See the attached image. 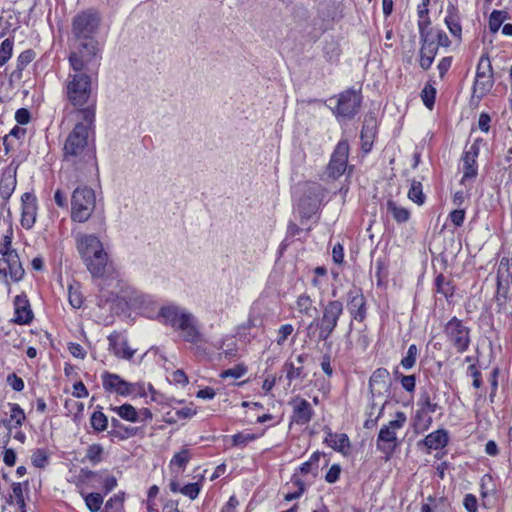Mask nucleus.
I'll list each match as a JSON object with an SVG mask.
<instances>
[{"instance_id":"1","label":"nucleus","mask_w":512,"mask_h":512,"mask_svg":"<svg viewBox=\"0 0 512 512\" xmlns=\"http://www.w3.org/2000/svg\"><path fill=\"white\" fill-rule=\"evenodd\" d=\"M82 122L75 124L63 146V161L77 170L96 166V154L89 147V133L94 130L95 115L92 107L80 110Z\"/></svg>"},{"instance_id":"2","label":"nucleus","mask_w":512,"mask_h":512,"mask_svg":"<svg viewBox=\"0 0 512 512\" xmlns=\"http://www.w3.org/2000/svg\"><path fill=\"white\" fill-rule=\"evenodd\" d=\"M65 96L68 102L81 109L92 107L96 111V98L92 94V80L87 73L74 72L67 76L65 82Z\"/></svg>"},{"instance_id":"3","label":"nucleus","mask_w":512,"mask_h":512,"mask_svg":"<svg viewBox=\"0 0 512 512\" xmlns=\"http://www.w3.org/2000/svg\"><path fill=\"white\" fill-rule=\"evenodd\" d=\"M77 249L88 271L93 277L104 275L108 263V254L95 235H82L77 240Z\"/></svg>"},{"instance_id":"4","label":"nucleus","mask_w":512,"mask_h":512,"mask_svg":"<svg viewBox=\"0 0 512 512\" xmlns=\"http://www.w3.org/2000/svg\"><path fill=\"white\" fill-rule=\"evenodd\" d=\"M74 72L97 69L101 60V47L96 39L75 40L68 57Z\"/></svg>"},{"instance_id":"5","label":"nucleus","mask_w":512,"mask_h":512,"mask_svg":"<svg viewBox=\"0 0 512 512\" xmlns=\"http://www.w3.org/2000/svg\"><path fill=\"white\" fill-rule=\"evenodd\" d=\"M12 229H8L0 244V277L9 286L8 276L14 282L23 279L25 271L20 262L18 253L12 248Z\"/></svg>"},{"instance_id":"6","label":"nucleus","mask_w":512,"mask_h":512,"mask_svg":"<svg viewBox=\"0 0 512 512\" xmlns=\"http://www.w3.org/2000/svg\"><path fill=\"white\" fill-rule=\"evenodd\" d=\"M344 306L339 300L328 301L322 310V316L314 319L309 325L308 329L316 327L319 330L318 339L326 341L334 332L338 325V321L343 314Z\"/></svg>"},{"instance_id":"7","label":"nucleus","mask_w":512,"mask_h":512,"mask_svg":"<svg viewBox=\"0 0 512 512\" xmlns=\"http://www.w3.org/2000/svg\"><path fill=\"white\" fill-rule=\"evenodd\" d=\"M407 417L404 412L398 411L395 414V419L383 425L378 433L376 446L377 449L386 454L387 457L391 456L398 447L397 430L404 427Z\"/></svg>"},{"instance_id":"8","label":"nucleus","mask_w":512,"mask_h":512,"mask_svg":"<svg viewBox=\"0 0 512 512\" xmlns=\"http://www.w3.org/2000/svg\"><path fill=\"white\" fill-rule=\"evenodd\" d=\"M494 71L487 54H483L476 68L475 80L472 87V99L481 101L490 93L494 86Z\"/></svg>"},{"instance_id":"9","label":"nucleus","mask_w":512,"mask_h":512,"mask_svg":"<svg viewBox=\"0 0 512 512\" xmlns=\"http://www.w3.org/2000/svg\"><path fill=\"white\" fill-rule=\"evenodd\" d=\"M71 205L72 219L79 223L87 221L95 208L94 190L86 186L76 188L72 194Z\"/></svg>"},{"instance_id":"10","label":"nucleus","mask_w":512,"mask_h":512,"mask_svg":"<svg viewBox=\"0 0 512 512\" xmlns=\"http://www.w3.org/2000/svg\"><path fill=\"white\" fill-rule=\"evenodd\" d=\"M471 329L461 319L452 317L444 326V334L451 346L458 352L464 353L471 343Z\"/></svg>"},{"instance_id":"11","label":"nucleus","mask_w":512,"mask_h":512,"mask_svg":"<svg viewBox=\"0 0 512 512\" xmlns=\"http://www.w3.org/2000/svg\"><path fill=\"white\" fill-rule=\"evenodd\" d=\"M100 23V16L93 10L84 11L78 14L72 23V32L75 40L95 39Z\"/></svg>"},{"instance_id":"12","label":"nucleus","mask_w":512,"mask_h":512,"mask_svg":"<svg viewBox=\"0 0 512 512\" xmlns=\"http://www.w3.org/2000/svg\"><path fill=\"white\" fill-rule=\"evenodd\" d=\"M429 24L430 21L418 22L421 40L419 64L424 70H428L431 67L439 49L434 38H432V29H429Z\"/></svg>"},{"instance_id":"13","label":"nucleus","mask_w":512,"mask_h":512,"mask_svg":"<svg viewBox=\"0 0 512 512\" xmlns=\"http://www.w3.org/2000/svg\"><path fill=\"white\" fill-rule=\"evenodd\" d=\"M349 144L346 139L340 140L334 148L329 163L326 166L325 174L332 180L341 177L348 166Z\"/></svg>"},{"instance_id":"14","label":"nucleus","mask_w":512,"mask_h":512,"mask_svg":"<svg viewBox=\"0 0 512 512\" xmlns=\"http://www.w3.org/2000/svg\"><path fill=\"white\" fill-rule=\"evenodd\" d=\"M482 138H476L473 143L467 148L464 149L461 155V163H462V178L460 180L461 184H465L467 181L474 180L478 175V164L477 158L480 153V145L482 143Z\"/></svg>"},{"instance_id":"15","label":"nucleus","mask_w":512,"mask_h":512,"mask_svg":"<svg viewBox=\"0 0 512 512\" xmlns=\"http://www.w3.org/2000/svg\"><path fill=\"white\" fill-rule=\"evenodd\" d=\"M361 101L362 97L359 91L353 89L345 90L339 94L337 105L333 112L337 117L350 119L358 113Z\"/></svg>"},{"instance_id":"16","label":"nucleus","mask_w":512,"mask_h":512,"mask_svg":"<svg viewBox=\"0 0 512 512\" xmlns=\"http://www.w3.org/2000/svg\"><path fill=\"white\" fill-rule=\"evenodd\" d=\"M10 408L9 418L0 420V447L8 445L13 428L22 426L26 420L24 410L17 403H8Z\"/></svg>"},{"instance_id":"17","label":"nucleus","mask_w":512,"mask_h":512,"mask_svg":"<svg viewBox=\"0 0 512 512\" xmlns=\"http://www.w3.org/2000/svg\"><path fill=\"white\" fill-rule=\"evenodd\" d=\"M102 387L106 393L127 397L136 392L138 384L124 380L120 375L104 371L101 374Z\"/></svg>"},{"instance_id":"18","label":"nucleus","mask_w":512,"mask_h":512,"mask_svg":"<svg viewBox=\"0 0 512 512\" xmlns=\"http://www.w3.org/2000/svg\"><path fill=\"white\" fill-rule=\"evenodd\" d=\"M180 332V338L194 346H199L206 341L204 334L201 332L197 318L190 313L181 325L176 329Z\"/></svg>"},{"instance_id":"19","label":"nucleus","mask_w":512,"mask_h":512,"mask_svg":"<svg viewBox=\"0 0 512 512\" xmlns=\"http://www.w3.org/2000/svg\"><path fill=\"white\" fill-rule=\"evenodd\" d=\"M306 193V196L300 200V208L304 215L310 216L319 208L325 195V190L321 185L313 183L308 187Z\"/></svg>"},{"instance_id":"20","label":"nucleus","mask_w":512,"mask_h":512,"mask_svg":"<svg viewBox=\"0 0 512 512\" xmlns=\"http://www.w3.org/2000/svg\"><path fill=\"white\" fill-rule=\"evenodd\" d=\"M289 404L292 407V423L297 425H306L311 421L314 415V410L306 399L296 396L289 402Z\"/></svg>"},{"instance_id":"21","label":"nucleus","mask_w":512,"mask_h":512,"mask_svg":"<svg viewBox=\"0 0 512 512\" xmlns=\"http://www.w3.org/2000/svg\"><path fill=\"white\" fill-rule=\"evenodd\" d=\"M21 225L25 229H31L37 217V199L34 194L26 192L21 196Z\"/></svg>"},{"instance_id":"22","label":"nucleus","mask_w":512,"mask_h":512,"mask_svg":"<svg viewBox=\"0 0 512 512\" xmlns=\"http://www.w3.org/2000/svg\"><path fill=\"white\" fill-rule=\"evenodd\" d=\"M347 307L354 320L364 321L366 318V299L360 289L355 288L347 293Z\"/></svg>"},{"instance_id":"23","label":"nucleus","mask_w":512,"mask_h":512,"mask_svg":"<svg viewBox=\"0 0 512 512\" xmlns=\"http://www.w3.org/2000/svg\"><path fill=\"white\" fill-rule=\"evenodd\" d=\"M93 477H99L102 481V487L104 493L111 492L117 486V479L111 474L100 475L98 472L89 470L87 468H81L76 480V486L82 487L88 484L89 480Z\"/></svg>"},{"instance_id":"24","label":"nucleus","mask_w":512,"mask_h":512,"mask_svg":"<svg viewBox=\"0 0 512 512\" xmlns=\"http://www.w3.org/2000/svg\"><path fill=\"white\" fill-rule=\"evenodd\" d=\"M418 409L415 414V420L417 422H424L425 427H428L432 423L430 414L437 411L439 408L436 402L431 400L428 392L421 393L417 402Z\"/></svg>"},{"instance_id":"25","label":"nucleus","mask_w":512,"mask_h":512,"mask_svg":"<svg viewBox=\"0 0 512 512\" xmlns=\"http://www.w3.org/2000/svg\"><path fill=\"white\" fill-rule=\"evenodd\" d=\"M17 186V167L10 164L2 173L0 179V197L7 202Z\"/></svg>"},{"instance_id":"26","label":"nucleus","mask_w":512,"mask_h":512,"mask_svg":"<svg viewBox=\"0 0 512 512\" xmlns=\"http://www.w3.org/2000/svg\"><path fill=\"white\" fill-rule=\"evenodd\" d=\"M390 387V373L386 368L376 369L369 379V389L371 395L379 396L388 392Z\"/></svg>"},{"instance_id":"27","label":"nucleus","mask_w":512,"mask_h":512,"mask_svg":"<svg viewBox=\"0 0 512 512\" xmlns=\"http://www.w3.org/2000/svg\"><path fill=\"white\" fill-rule=\"evenodd\" d=\"M33 319V312L25 293L17 295L14 299V322L20 325L28 324Z\"/></svg>"},{"instance_id":"28","label":"nucleus","mask_w":512,"mask_h":512,"mask_svg":"<svg viewBox=\"0 0 512 512\" xmlns=\"http://www.w3.org/2000/svg\"><path fill=\"white\" fill-rule=\"evenodd\" d=\"M190 314L187 310L175 305L162 307L159 311V316L163 318L164 324L171 326L176 330Z\"/></svg>"},{"instance_id":"29","label":"nucleus","mask_w":512,"mask_h":512,"mask_svg":"<svg viewBox=\"0 0 512 512\" xmlns=\"http://www.w3.org/2000/svg\"><path fill=\"white\" fill-rule=\"evenodd\" d=\"M111 430L108 432L112 439L119 441L127 440L137 435L143 434V429L140 427L126 426L122 424L117 418L111 419Z\"/></svg>"},{"instance_id":"30","label":"nucleus","mask_w":512,"mask_h":512,"mask_svg":"<svg viewBox=\"0 0 512 512\" xmlns=\"http://www.w3.org/2000/svg\"><path fill=\"white\" fill-rule=\"evenodd\" d=\"M108 341L109 350L112 351L116 357L130 360L134 356L135 350L131 349L127 340L120 337V335L111 334L108 337Z\"/></svg>"},{"instance_id":"31","label":"nucleus","mask_w":512,"mask_h":512,"mask_svg":"<svg viewBox=\"0 0 512 512\" xmlns=\"http://www.w3.org/2000/svg\"><path fill=\"white\" fill-rule=\"evenodd\" d=\"M324 443L343 454H347L350 448V441L345 433H333L330 429H326Z\"/></svg>"},{"instance_id":"32","label":"nucleus","mask_w":512,"mask_h":512,"mask_svg":"<svg viewBox=\"0 0 512 512\" xmlns=\"http://www.w3.org/2000/svg\"><path fill=\"white\" fill-rule=\"evenodd\" d=\"M445 24L447 25L450 33L455 37L460 38L462 33V27L460 24V16L458 9L449 4L447 7V15L445 17Z\"/></svg>"},{"instance_id":"33","label":"nucleus","mask_w":512,"mask_h":512,"mask_svg":"<svg viewBox=\"0 0 512 512\" xmlns=\"http://www.w3.org/2000/svg\"><path fill=\"white\" fill-rule=\"evenodd\" d=\"M386 210L397 223H405L410 219V211L392 199L387 201Z\"/></svg>"},{"instance_id":"34","label":"nucleus","mask_w":512,"mask_h":512,"mask_svg":"<svg viewBox=\"0 0 512 512\" xmlns=\"http://www.w3.org/2000/svg\"><path fill=\"white\" fill-rule=\"evenodd\" d=\"M448 442V435L444 430H437L428 434L424 439V444L427 448L438 450L446 446Z\"/></svg>"},{"instance_id":"35","label":"nucleus","mask_w":512,"mask_h":512,"mask_svg":"<svg viewBox=\"0 0 512 512\" xmlns=\"http://www.w3.org/2000/svg\"><path fill=\"white\" fill-rule=\"evenodd\" d=\"M282 370L286 374L288 385H291L292 382L295 380L302 381L306 377L304 367L297 366L293 361L290 360L285 361V363L282 366Z\"/></svg>"},{"instance_id":"36","label":"nucleus","mask_w":512,"mask_h":512,"mask_svg":"<svg viewBox=\"0 0 512 512\" xmlns=\"http://www.w3.org/2000/svg\"><path fill=\"white\" fill-rule=\"evenodd\" d=\"M191 459V453L190 450L187 448H183L181 451L176 453L171 461H170V468L173 472H175L177 475L183 472L186 468V465Z\"/></svg>"},{"instance_id":"37","label":"nucleus","mask_w":512,"mask_h":512,"mask_svg":"<svg viewBox=\"0 0 512 512\" xmlns=\"http://www.w3.org/2000/svg\"><path fill=\"white\" fill-rule=\"evenodd\" d=\"M109 409L115 412L121 419L128 422L137 423V409L133 405L125 403L120 406H110Z\"/></svg>"},{"instance_id":"38","label":"nucleus","mask_w":512,"mask_h":512,"mask_svg":"<svg viewBox=\"0 0 512 512\" xmlns=\"http://www.w3.org/2000/svg\"><path fill=\"white\" fill-rule=\"evenodd\" d=\"M436 292L443 295L446 299L453 297L454 286L452 281L447 279L443 274H439L435 278Z\"/></svg>"},{"instance_id":"39","label":"nucleus","mask_w":512,"mask_h":512,"mask_svg":"<svg viewBox=\"0 0 512 512\" xmlns=\"http://www.w3.org/2000/svg\"><path fill=\"white\" fill-rule=\"evenodd\" d=\"M321 455L322 454L318 451L314 452L310 456L309 460L301 464L299 467L300 472L305 475L312 474L313 477H316L318 474L319 460Z\"/></svg>"},{"instance_id":"40","label":"nucleus","mask_w":512,"mask_h":512,"mask_svg":"<svg viewBox=\"0 0 512 512\" xmlns=\"http://www.w3.org/2000/svg\"><path fill=\"white\" fill-rule=\"evenodd\" d=\"M81 496L84 498L85 504L90 512H99L103 504L104 498L100 493L92 492L84 494L80 491Z\"/></svg>"},{"instance_id":"41","label":"nucleus","mask_w":512,"mask_h":512,"mask_svg":"<svg viewBox=\"0 0 512 512\" xmlns=\"http://www.w3.org/2000/svg\"><path fill=\"white\" fill-rule=\"evenodd\" d=\"M509 18V14L506 11L503 10H493L489 17V30L492 33L498 32L501 25L505 20Z\"/></svg>"},{"instance_id":"42","label":"nucleus","mask_w":512,"mask_h":512,"mask_svg":"<svg viewBox=\"0 0 512 512\" xmlns=\"http://www.w3.org/2000/svg\"><path fill=\"white\" fill-rule=\"evenodd\" d=\"M124 498V492H119L115 494L106 502L102 512H123Z\"/></svg>"},{"instance_id":"43","label":"nucleus","mask_w":512,"mask_h":512,"mask_svg":"<svg viewBox=\"0 0 512 512\" xmlns=\"http://www.w3.org/2000/svg\"><path fill=\"white\" fill-rule=\"evenodd\" d=\"M90 424L96 433L103 432L108 426V417L100 410L94 411L90 417Z\"/></svg>"},{"instance_id":"44","label":"nucleus","mask_w":512,"mask_h":512,"mask_svg":"<svg viewBox=\"0 0 512 512\" xmlns=\"http://www.w3.org/2000/svg\"><path fill=\"white\" fill-rule=\"evenodd\" d=\"M393 373H394L396 380L400 381L402 388L406 392H408L410 394L415 392V388H416V376L415 375H404V374L400 373L397 369L394 370Z\"/></svg>"},{"instance_id":"45","label":"nucleus","mask_w":512,"mask_h":512,"mask_svg":"<svg viewBox=\"0 0 512 512\" xmlns=\"http://www.w3.org/2000/svg\"><path fill=\"white\" fill-rule=\"evenodd\" d=\"M296 308L300 314L311 316L314 309L311 297L307 294L299 295L296 300Z\"/></svg>"},{"instance_id":"46","label":"nucleus","mask_w":512,"mask_h":512,"mask_svg":"<svg viewBox=\"0 0 512 512\" xmlns=\"http://www.w3.org/2000/svg\"><path fill=\"white\" fill-rule=\"evenodd\" d=\"M408 198L418 205L424 204L426 197L422 191V184L419 181H412L408 191Z\"/></svg>"},{"instance_id":"47","label":"nucleus","mask_w":512,"mask_h":512,"mask_svg":"<svg viewBox=\"0 0 512 512\" xmlns=\"http://www.w3.org/2000/svg\"><path fill=\"white\" fill-rule=\"evenodd\" d=\"M417 357H418V348H417V346L415 344H411L408 347L406 356H404L401 359L400 365L405 370H410V369H412L415 366Z\"/></svg>"},{"instance_id":"48","label":"nucleus","mask_w":512,"mask_h":512,"mask_svg":"<svg viewBox=\"0 0 512 512\" xmlns=\"http://www.w3.org/2000/svg\"><path fill=\"white\" fill-rule=\"evenodd\" d=\"M104 449L100 444H92L86 450L85 458L96 465L102 461Z\"/></svg>"},{"instance_id":"49","label":"nucleus","mask_w":512,"mask_h":512,"mask_svg":"<svg viewBox=\"0 0 512 512\" xmlns=\"http://www.w3.org/2000/svg\"><path fill=\"white\" fill-rule=\"evenodd\" d=\"M68 300L74 309H79L83 304V296L79 285L70 284L68 287Z\"/></svg>"},{"instance_id":"50","label":"nucleus","mask_w":512,"mask_h":512,"mask_svg":"<svg viewBox=\"0 0 512 512\" xmlns=\"http://www.w3.org/2000/svg\"><path fill=\"white\" fill-rule=\"evenodd\" d=\"M435 97H436V88L431 85L430 83H427L423 90L421 91V98L424 103V105L428 109H432L435 103Z\"/></svg>"},{"instance_id":"51","label":"nucleus","mask_w":512,"mask_h":512,"mask_svg":"<svg viewBox=\"0 0 512 512\" xmlns=\"http://www.w3.org/2000/svg\"><path fill=\"white\" fill-rule=\"evenodd\" d=\"M247 372H248L247 366L245 364L241 363V364L235 365L232 368L223 370L220 373V377L222 379H226L228 377H231L234 379H239V378L243 377Z\"/></svg>"},{"instance_id":"52","label":"nucleus","mask_w":512,"mask_h":512,"mask_svg":"<svg viewBox=\"0 0 512 512\" xmlns=\"http://www.w3.org/2000/svg\"><path fill=\"white\" fill-rule=\"evenodd\" d=\"M13 40L5 39L0 45V67L5 65L12 56Z\"/></svg>"},{"instance_id":"53","label":"nucleus","mask_w":512,"mask_h":512,"mask_svg":"<svg viewBox=\"0 0 512 512\" xmlns=\"http://www.w3.org/2000/svg\"><path fill=\"white\" fill-rule=\"evenodd\" d=\"M259 435L254 433H237L232 436V445L236 447H245L249 442L258 439Z\"/></svg>"},{"instance_id":"54","label":"nucleus","mask_w":512,"mask_h":512,"mask_svg":"<svg viewBox=\"0 0 512 512\" xmlns=\"http://www.w3.org/2000/svg\"><path fill=\"white\" fill-rule=\"evenodd\" d=\"M201 491V484L198 482L188 483L183 486L180 493L187 496L189 499L194 500L198 497Z\"/></svg>"},{"instance_id":"55","label":"nucleus","mask_w":512,"mask_h":512,"mask_svg":"<svg viewBox=\"0 0 512 512\" xmlns=\"http://www.w3.org/2000/svg\"><path fill=\"white\" fill-rule=\"evenodd\" d=\"M32 464L37 468H44L48 463V455L44 449H37L33 452Z\"/></svg>"},{"instance_id":"56","label":"nucleus","mask_w":512,"mask_h":512,"mask_svg":"<svg viewBox=\"0 0 512 512\" xmlns=\"http://www.w3.org/2000/svg\"><path fill=\"white\" fill-rule=\"evenodd\" d=\"M294 328L291 324L281 325L277 331L276 343L279 346L284 345L288 337L293 333Z\"/></svg>"},{"instance_id":"57","label":"nucleus","mask_w":512,"mask_h":512,"mask_svg":"<svg viewBox=\"0 0 512 512\" xmlns=\"http://www.w3.org/2000/svg\"><path fill=\"white\" fill-rule=\"evenodd\" d=\"M35 57V52L31 49L25 50L18 56L17 69L23 70Z\"/></svg>"},{"instance_id":"58","label":"nucleus","mask_w":512,"mask_h":512,"mask_svg":"<svg viewBox=\"0 0 512 512\" xmlns=\"http://www.w3.org/2000/svg\"><path fill=\"white\" fill-rule=\"evenodd\" d=\"M432 38H434V41L437 45V47H448L450 45V40L447 36V34L440 29L433 30L432 29Z\"/></svg>"},{"instance_id":"59","label":"nucleus","mask_w":512,"mask_h":512,"mask_svg":"<svg viewBox=\"0 0 512 512\" xmlns=\"http://www.w3.org/2000/svg\"><path fill=\"white\" fill-rule=\"evenodd\" d=\"M373 133L372 130L368 129L367 126H363L361 130V139H362V149L365 152H369L372 147V142L370 139L372 138Z\"/></svg>"},{"instance_id":"60","label":"nucleus","mask_w":512,"mask_h":512,"mask_svg":"<svg viewBox=\"0 0 512 512\" xmlns=\"http://www.w3.org/2000/svg\"><path fill=\"white\" fill-rule=\"evenodd\" d=\"M7 382L11 386V388L17 392H20L24 389L23 379L18 377L15 373L8 375Z\"/></svg>"},{"instance_id":"61","label":"nucleus","mask_w":512,"mask_h":512,"mask_svg":"<svg viewBox=\"0 0 512 512\" xmlns=\"http://www.w3.org/2000/svg\"><path fill=\"white\" fill-rule=\"evenodd\" d=\"M468 371L470 372V375L473 377V387L478 389L482 385V374L480 370L476 367L475 364H471L468 367Z\"/></svg>"},{"instance_id":"62","label":"nucleus","mask_w":512,"mask_h":512,"mask_svg":"<svg viewBox=\"0 0 512 512\" xmlns=\"http://www.w3.org/2000/svg\"><path fill=\"white\" fill-rule=\"evenodd\" d=\"M340 473H341V468L338 464H333L328 472L326 473L325 475V480L328 482V483H335L339 477H340Z\"/></svg>"},{"instance_id":"63","label":"nucleus","mask_w":512,"mask_h":512,"mask_svg":"<svg viewBox=\"0 0 512 512\" xmlns=\"http://www.w3.org/2000/svg\"><path fill=\"white\" fill-rule=\"evenodd\" d=\"M449 218L455 226L460 227L465 220V211L463 209H455L449 214Z\"/></svg>"},{"instance_id":"64","label":"nucleus","mask_w":512,"mask_h":512,"mask_svg":"<svg viewBox=\"0 0 512 512\" xmlns=\"http://www.w3.org/2000/svg\"><path fill=\"white\" fill-rule=\"evenodd\" d=\"M463 505L468 512H476L478 508L477 498L473 494H466Z\"/></svg>"}]
</instances>
